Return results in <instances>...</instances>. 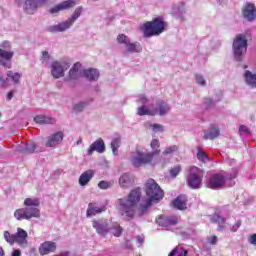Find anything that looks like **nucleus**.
Returning a JSON list of instances; mask_svg holds the SVG:
<instances>
[{
  "instance_id": "obj_25",
  "label": "nucleus",
  "mask_w": 256,
  "mask_h": 256,
  "mask_svg": "<svg viewBox=\"0 0 256 256\" xmlns=\"http://www.w3.org/2000/svg\"><path fill=\"white\" fill-rule=\"evenodd\" d=\"M219 135H220L219 127L215 125H211L209 130L204 132L203 139L205 141L207 140L213 141V139H217Z\"/></svg>"
},
{
  "instance_id": "obj_7",
  "label": "nucleus",
  "mask_w": 256,
  "mask_h": 256,
  "mask_svg": "<svg viewBox=\"0 0 256 256\" xmlns=\"http://www.w3.org/2000/svg\"><path fill=\"white\" fill-rule=\"evenodd\" d=\"M145 191L146 195L148 197V200L155 203V201H161L163 197H165V194L163 192V189H161V186L157 184L152 178L148 179L145 183Z\"/></svg>"
},
{
  "instance_id": "obj_26",
  "label": "nucleus",
  "mask_w": 256,
  "mask_h": 256,
  "mask_svg": "<svg viewBox=\"0 0 256 256\" xmlns=\"http://www.w3.org/2000/svg\"><path fill=\"white\" fill-rule=\"evenodd\" d=\"M81 63L77 62L73 65V67L69 71V76L66 78V81H76V79H79L81 77Z\"/></svg>"
},
{
  "instance_id": "obj_44",
  "label": "nucleus",
  "mask_w": 256,
  "mask_h": 256,
  "mask_svg": "<svg viewBox=\"0 0 256 256\" xmlns=\"http://www.w3.org/2000/svg\"><path fill=\"white\" fill-rule=\"evenodd\" d=\"M99 189H111L113 187V182H107L105 180H102L98 183Z\"/></svg>"
},
{
  "instance_id": "obj_9",
  "label": "nucleus",
  "mask_w": 256,
  "mask_h": 256,
  "mask_svg": "<svg viewBox=\"0 0 256 256\" xmlns=\"http://www.w3.org/2000/svg\"><path fill=\"white\" fill-rule=\"evenodd\" d=\"M187 185L190 189H201V185H203V170L199 169L197 166L190 167Z\"/></svg>"
},
{
  "instance_id": "obj_14",
  "label": "nucleus",
  "mask_w": 256,
  "mask_h": 256,
  "mask_svg": "<svg viewBox=\"0 0 256 256\" xmlns=\"http://www.w3.org/2000/svg\"><path fill=\"white\" fill-rule=\"evenodd\" d=\"M242 15L246 21H255L256 20V7L255 4L251 2H246L242 7Z\"/></svg>"
},
{
  "instance_id": "obj_11",
  "label": "nucleus",
  "mask_w": 256,
  "mask_h": 256,
  "mask_svg": "<svg viewBox=\"0 0 256 256\" xmlns=\"http://www.w3.org/2000/svg\"><path fill=\"white\" fill-rule=\"evenodd\" d=\"M92 227L95 229L98 235L102 237H107V233L111 231V225L107 219H97L92 221Z\"/></svg>"
},
{
  "instance_id": "obj_51",
  "label": "nucleus",
  "mask_w": 256,
  "mask_h": 256,
  "mask_svg": "<svg viewBox=\"0 0 256 256\" xmlns=\"http://www.w3.org/2000/svg\"><path fill=\"white\" fill-rule=\"evenodd\" d=\"M217 241H218V238L217 236H209L207 238V243H209V245H217Z\"/></svg>"
},
{
  "instance_id": "obj_1",
  "label": "nucleus",
  "mask_w": 256,
  "mask_h": 256,
  "mask_svg": "<svg viewBox=\"0 0 256 256\" xmlns=\"http://www.w3.org/2000/svg\"><path fill=\"white\" fill-rule=\"evenodd\" d=\"M139 201H141V188H135L127 197L117 200L118 210L124 221H133V218L137 215Z\"/></svg>"
},
{
  "instance_id": "obj_46",
  "label": "nucleus",
  "mask_w": 256,
  "mask_h": 256,
  "mask_svg": "<svg viewBox=\"0 0 256 256\" xmlns=\"http://www.w3.org/2000/svg\"><path fill=\"white\" fill-rule=\"evenodd\" d=\"M204 105H205L206 109H213V107H215V100H213L211 98H205Z\"/></svg>"
},
{
  "instance_id": "obj_5",
  "label": "nucleus",
  "mask_w": 256,
  "mask_h": 256,
  "mask_svg": "<svg viewBox=\"0 0 256 256\" xmlns=\"http://www.w3.org/2000/svg\"><path fill=\"white\" fill-rule=\"evenodd\" d=\"M142 30L144 33V37L161 35V33L165 31V22H163V18H154L152 21L144 23Z\"/></svg>"
},
{
  "instance_id": "obj_20",
  "label": "nucleus",
  "mask_w": 256,
  "mask_h": 256,
  "mask_svg": "<svg viewBox=\"0 0 256 256\" xmlns=\"http://www.w3.org/2000/svg\"><path fill=\"white\" fill-rule=\"evenodd\" d=\"M40 255H49V253H55L57 251V243L53 241H45L38 249Z\"/></svg>"
},
{
  "instance_id": "obj_2",
  "label": "nucleus",
  "mask_w": 256,
  "mask_h": 256,
  "mask_svg": "<svg viewBox=\"0 0 256 256\" xmlns=\"http://www.w3.org/2000/svg\"><path fill=\"white\" fill-rule=\"evenodd\" d=\"M150 146L154 150L153 152L143 153L137 152L136 155L131 157V163L134 167H141L143 165H151L153 163V157L159 154V140L153 139L150 143Z\"/></svg>"
},
{
  "instance_id": "obj_53",
  "label": "nucleus",
  "mask_w": 256,
  "mask_h": 256,
  "mask_svg": "<svg viewBox=\"0 0 256 256\" xmlns=\"http://www.w3.org/2000/svg\"><path fill=\"white\" fill-rule=\"evenodd\" d=\"M153 131H160L163 132L164 131V127L161 124H153L151 125Z\"/></svg>"
},
{
  "instance_id": "obj_24",
  "label": "nucleus",
  "mask_w": 256,
  "mask_h": 256,
  "mask_svg": "<svg viewBox=\"0 0 256 256\" xmlns=\"http://www.w3.org/2000/svg\"><path fill=\"white\" fill-rule=\"evenodd\" d=\"M133 176L129 173H123L119 178V185L122 189H129L133 185Z\"/></svg>"
},
{
  "instance_id": "obj_18",
  "label": "nucleus",
  "mask_w": 256,
  "mask_h": 256,
  "mask_svg": "<svg viewBox=\"0 0 256 256\" xmlns=\"http://www.w3.org/2000/svg\"><path fill=\"white\" fill-rule=\"evenodd\" d=\"M179 220L177 219V216H165L161 215L156 220V223L160 227H173V225H177Z\"/></svg>"
},
{
  "instance_id": "obj_22",
  "label": "nucleus",
  "mask_w": 256,
  "mask_h": 256,
  "mask_svg": "<svg viewBox=\"0 0 256 256\" xmlns=\"http://www.w3.org/2000/svg\"><path fill=\"white\" fill-rule=\"evenodd\" d=\"M94 151L97 153H105V141H103V139L100 138L94 141L88 148L87 155H93Z\"/></svg>"
},
{
  "instance_id": "obj_16",
  "label": "nucleus",
  "mask_w": 256,
  "mask_h": 256,
  "mask_svg": "<svg viewBox=\"0 0 256 256\" xmlns=\"http://www.w3.org/2000/svg\"><path fill=\"white\" fill-rule=\"evenodd\" d=\"M7 77L4 78L3 75L0 74V83L2 87H7L9 85V79L13 81L16 85L21 81V74L19 72H13L11 70L7 71L6 73Z\"/></svg>"
},
{
  "instance_id": "obj_39",
  "label": "nucleus",
  "mask_w": 256,
  "mask_h": 256,
  "mask_svg": "<svg viewBox=\"0 0 256 256\" xmlns=\"http://www.w3.org/2000/svg\"><path fill=\"white\" fill-rule=\"evenodd\" d=\"M111 227L110 232L114 237H121V234L123 233V228L119 224H114Z\"/></svg>"
},
{
  "instance_id": "obj_29",
  "label": "nucleus",
  "mask_w": 256,
  "mask_h": 256,
  "mask_svg": "<svg viewBox=\"0 0 256 256\" xmlns=\"http://www.w3.org/2000/svg\"><path fill=\"white\" fill-rule=\"evenodd\" d=\"M83 75L88 81H98L99 79V70L95 68H89L83 71Z\"/></svg>"
},
{
  "instance_id": "obj_8",
  "label": "nucleus",
  "mask_w": 256,
  "mask_h": 256,
  "mask_svg": "<svg viewBox=\"0 0 256 256\" xmlns=\"http://www.w3.org/2000/svg\"><path fill=\"white\" fill-rule=\"evenodd\" d=\"M14 217L17 221H23V219L29 221V219L33 218L39 219L41 217V211L37 207L26 206L25 208L17 209L14 212Z\"/></svg>"
},
{
  "instance_id": "obj_38",
  "label": "nucleus",
  "mask_w": 256,
  "mask_h": 256,
  "mask_svg": "<svg viewBox=\"0 0 256 256\" xmlns=\"http://www.w3.org/2000/svg\"><path fill=\"white\" fill-rule=\"evenodd\" d=\"M188 251L187 250H185V249H183V248H181V247H176V248H174L170 253H169V255L168 256H187L188 255Z\"/></svg>"
},
{
  "instance_id": "obj_12",
  "label": "nucleus",
  "mask_w": 256,
  "mask_h": 256,
  "mask_svg": "<svg viewBox=\"0 0 256 256\" xmlns=\"http://www.w3.org/2000/svg\"><path fill=\"white\" fill-rule=\"evenodd\" d=\"M49 0H25L23 10L27 15H35L39 7L45 5Z\"/></svg>"
},
{
  "instance_id": "obj_48",
  "label": "nucleus",
  "mask_w": 256,
  "mask_h": 256,
  "mask_svg": "<svg viewBox=\"0 0 256 256\" xmlns=\"http://www.w3.org/2000/svg\"><path fill=\"white\" fill-rule=\"evenodd\" d=\"M177 149H179L177 145H172L164 150L163 155H171V153H175Z\"/></svg>"
},
{
  "instance_id": "obj_4",
  "label": "nucleus",
  "mask_w": 256,
  "mask_h": 256,
  "mask_svg": "<svg viewBox=\"0 0 256 256\" xmlns=\"http://www.w3.org/2000/svg\"><path fill=\"white\" fill-rule=\"evenodd\" d=\"M238 173L239 169L234 168L231 174L227 172L213 174L207 182V187H209V189H221L225 187L226 181L237 178Z\"/></svg>"
},
{
  "instance_id": "obj_57",
  "label": "nucleus",
  "mask_w": 256,
  "mask_h": 256,
  "mask_svg": "<svg viewBox=\"0 0 256 256\" xmlns=\"http://www.w3.org/2000/svg\"><path fill=\"white\" fill-rule=\"evenodd\" d=\"M12 256H21V250H14Z\"/></svg>"
},
{
  "instance_id": "obj_10",
  "label": "nucleus",
  "mask_w": 256,
  "mask_h": 256,
  "mask_svg": "<svg viewBox=\"0 0 256 256\" xmlns=\"http://www.w3.org/2000/svg\"><path fill=\"white\" fill-rule=\"evenodd\" d=\"M71 67L68 60L54 61L51 64V75L54 79H61L65 77V72Z\"/></svg>"
},
{
  "instance_id": "obj_30",
  "label": "nucleus",
  "mask_w": 256,
  "mask_h": 256,
  "mask_svg": "<svg viewBox=\"0 0 256 256\" xmlns=\"http://www.w3.org/2000/svg\"><path fill=\"white\" fill-rule=\"evenodd\" d=\"M105 209H106L105 206L99 208L96 206L95 203H90L88 205L86 215H87V217H93V216L97 215L98 213H103L105 211Z\"/></svg>"
},
{
  "instance_id": "obj_36",
  "label": "nucleus",
  "mask_w": 256,
  "mask_h": 256,
  "mask_svg": "<svg viewBox=\"0 0 256 256\" xmlns=\"http://www.w3.org/2000/svg\"><path fill=\"white\" fill-rule=\"evenodd\" d=\"M153 205V201L147 199L145 204H140L138 215L139 217H143V215H147V211H149V207Z\"/></svg>"
},
{
  "instance_id": "obj_56",
  "label": "nucleus",
  "mask_w": 256,
  "mask_h": 256,
  "mask_svg": "<svg viewBox=\"0 0 256 256\" xmlns=\"http://www.w3.org/2000/svg\"><path fill=\"white\" fill-rule=\"evenodd\" d=\"M248 242L250 243V245H256V234H252V235L248 238Z\"/></svg>"
},
{
  "instance_id": "obj_34",
  "label": "nucleus",
  "mask_w": 256,
  "mask_h": 256,
  "mask_svg": "<svg viewBox=\"0 0 256 256\" xmlns=\"http://www.w3.org/2000/svg\"><path fill=\"white\" fill-rule=\"evenodd\" d=\"M110 145L113 155L117 157V155H119V147H121V138H113Z\"/></svg>"
},
{
  "instance_id": "obj_15",
  "label": "nucleus",
  "mask_w": 256,
  "mask_h": 256,
  "mask_svg": "<svg viewBox=\"0 0 256 256\" xmlns=\"http://www.w3.org/2000/svg\"><path fill=\"white\" fill-rule=\"evenodd\" d=\"M13 55H15V52L13 51L0 49V65L2 67H5V69H11V67L13 66Z\"/></svg>"
},
{
  "instance_id": "obj_21",
  "label": "nucleus",
  "mask_w": 256,
  "mask_h": 256,
  "mask_svg": "<svg viewBox=\"0 0 256 256\" xmlns=\"http://www.w3.org/2000/svg\"><path fill=\"white\" fill-rule=\"evenodd\" d=\"M16 151H18V153H23L24 155H29L37 151V144L33 141H29L26 144H20L17 146Z\"/></svg>"
},
{
  "instance_id": "obj_3",
  "label": "nucleus",
  "mask_w": 256,
  "mask_h": 256,
  "mask_svg": "<svg viewBox=\"0 0 256 256\" xmlns=\"http://www.w3.org/2000/svg\"><path fill=\"white\" fill-rule=\"evenodd\" d=\"M83 13V7H77L74 10V13L71 15L70 18H68L66 21L60 22L56 25L48 26L47 31L48 33H63L67 31L68 29H71L73 25L75 24V21L81 17Z\"/></svg>"
},
{
  "instance_id": "obj_33",
  "label": "nucleus",
  "mask_w": 256,
  "mask_h": 256,
  "mask_svg": "<svg viewBox=\"0 0 256 256\" xmlns=\"http://www.w3.org/2000/svg\"><path fill=\"white\" fill-rule=\"evenodd\" d=\"M126 51L128 53H141L143 51V48H141V44L139 42L131 43V41L128 43V45L125 46Z\"/></svg>"
},
{
  "instance_id": "obj_23",
  "label": "nucleus",
  "mask_w": 256,
  "mask_h": 256,
  "mask_svg": "<svg viewBox=\"0 0 256 256\" xmlns=\"http://www.w3.org/2000/svg\"><path fill=\"white\" fill-rule=\"evenodd\" d=\"M171 111V105L165 102V100H157L156 101V110L154 113H158L160 117L167 115Z\"/></svg>"
},
{
  "instance_id": "obj_50",
  "label": "nucleus",
  "mask_w": 256,
  "mask_h": 256,
  "mask_svg": "<svg viewBox=\"0 0 256 256\" xmlns=\"http://www.w3.org/2000/svg\"><path fill=\"white\" fill-rule=\"evenodd\" d=\"M239 131L240 135H251V130H249V128H247V126L245 125H241L239 127Z\"/></svg>"
},
{
  "instance_id": "obj_43",
  "label": "nucleus",
  "mask_w": 256,
  "mask_h": 256,
  "mask_svg": "<svg viewBox=\"0 0 256 256\" xmlns=\"http://www.w3.org/2000/svg\"><path fill=\"white\" fill-rule=\"evenodd\" d=\"M137 115L143 116V115H155L154 112H151L149 108H147L145 105H142L137 110Z\"/></svg>"
},
{
  "instance_id": "obj_55",
  "label": "nucleus",
  "mask_w": 256,
  "mask_h": 256,
  "mask_svg": "<svg viewBox=\"0 0 256 256\" xmlns=\"http://www.w3.org/2000/svg\"><path fill=\"white\" fill-rule=\"evenodd\" d=\"M239 227H241V221H237V222L235 223V225H233V226L231 227L232 233H237V230L239 229Z\"/></svg>"
},
{
  "instance_id": "obj_6",
  "label": "nucleus",
  "mask_w": 256,
  "mask_h": 256,
  "mask_svg": "<svg viewBox=\"0 0 256 256\" xmlns=\"http://www.w3.org/2000/svg\"><path fill=\"white\" fill-rule=\"evenodd\" d=\"M232 51L235 61H243V57H245V53H247V37H245V35H236L232 44Z\"/></svg>"
},
{
  "instance_id": "obj_27",
  "label": "nucleus",
  "mask_w": 256,
  "mask_h": 256,
  "mask_svg": "<svg viewBox=\"0 0 256 256\" xmlns=\"http://www.w3.org/2000/svg\"><path fill=\"white\" fill-rule=\"evenodd\" d=\"M34 121L38 125H55L56 120L51 116L37 115L34 117Z\"/></svg>"
},
{
  "instance_id": "obj_54",
  "label": "nucleus",
  "mask_w": 256,
  "mask_h": 256,
  "mask_svg": "<svg viewBox=\"0 0 256 256\" xmlns=\"http://www.w3.org/2000/svg\"><path fill=\"white\" fill-rule=\"evenodd\" d=\"M49 59H51V54H49L47 51H43L41 61H49Z\"/></svg>"
},
{
  "instance_id": "obj_35",
  "label": "nucleus",
  "mask_w": 256,
  "mask_h": 256,
  "mask_svg": "<svg viewBox=\"0 0 256 256\" xmlns=\"http://www.w3.org/2000/svg\"><path fill=\"white\" fill-rule=\"evenodd\" d=\"M196 156H197L198 161H200L201 163H207L210 161L209 156H207V153H205V151H203V148H201V146L197 147Z\"/></svg>"
},
{
  "instance_id": "obj_45",
  "label": "nucleus",
  "mask_w": 256,
  "mask_h": 256,
  "mask_svg": "<svg viewBox=\"0 0 256 256\" xmlns=\"http://www.w3.org/2000/svg\"><path fill=\"white\" fill-rule=\"evenodd\" d=\"M211 223H225V218L221 217V215L215 213L213 214L212 218H211Z\"/></svg>"
},
{
  "instance_id": "obj_42",
  "label": "nucleus",
  "mask_w": 256,
  "mask_h": 256,
  "mask_svg": "<svg viewBox=\"0 0 256 256\" xmlns=\"http://www.w3.org/2000/svg\"><path fill=\"white\" fill-rule=\"evenodd\" d=\"M117 41L120 45H124V47H126L128 43L131 42V39H129L125 34H120L117 36Z\"/></svg>"
},
{
  "instance_id": "obj_60",
  "label": "nucleus",
  "mask_w": 256,
  "mask_h": 256,
  "mask_svg": "<svg viewBox=\"0 0 256 256\" xmlns=\"http://www.w3.org/2000/svg\"><path fill=\"white\" fill-rule=\"evenodd\" d=\"M2 47L5 49L6 47H11V44L9 42H4Z\"/></svg>"
},
{
  "instance_id": "obj_62",
  "label": "nucleus",
  "mask_w": 256,
  "mask_h": 256,
  "mask_svg": "<svg viewBox=\"0 0 256 256\" xmlns=\"http://www.w3.org/2000/svg\"><path fill=\"white\" fill-rule=\"evenodd\" d=\"M0 256H5V250L0 246Z\"/></svg>"
},
{
  "instance_id": "obj_17",
  "label": "nucleus",
  "mask_w": 256,
  "mask_h": 256,
  "mask_svg": "<svg viewBox=\"0 0 256 256\" xmlns=\"http://www.w3.org/2000/svg\"><path fill=\"white\" fill-rule=\"evenodd\" d=\"M75 5H77V2L75 0H66V1H63L60 4L52 7L49 10V13H51V15H57V13H59L60 11H65L67 9H71V8L75 7Z\"/></svg>"
},
{
  "instance_id": "obj_37",
  "label": "nucleus",
  "mask_w": 256,
  "mask_h": 256,
  "mask_svg": "<svg viewBox=\"0 0 256 256\" xmlns=\"http://www.w3.org/2000/svg\"><path fill=\"white\" fill-rule=\"evenodd\" d=\"M24 205L25 207H36L39 209L40 202L38 198H26L24 200Z\"/></svg>"
},
{
  "instance_id": "obj_64",
  "label": "nucleus",
  "mask_w": 256,
  "mask_h": 256,
  "mask_svg": "<svg viewBox=\"0 0 256 256\" xmlns=\"http://www.w3.org/2000/svg\"><path fill=\"white\" fill-rule=\"evenodd\" d=\"M225 229V226H223V225H220L219 227H218V231H223Z\"/></svg>"
},
{
  "instance_id": "obj_58",
  "label": "nucleus",
  "mask_w": 256,
  "mask_h": 256,
  "mask_svg": "<svg viewBox=\"0 0 256 256\" xmlns=\"http://www.w3.org/2000/svg\"><path fill=\"white\" fill-rule=\"evenodd\" d=\"M137 243H139V245H143L144 243L143 237L137 236Z\"/></svg>"
},
{
  "instance_id": "obj_61",
  "label": "nucleus",
  "mask_w": 256,
  "mask_h": 256,
  "mask_svg": "<svg viewBox=\"0 0 256 256\" xmlns=\"http://www.w3.org/2000/svg\"><path fill=\"white\" fill-rule=\"evenodd\" d=\"M16 5H18V7H21V3H23V0H14Z\"/></svg>"
},
{
  "instance_id": "obj_32",
  "label": "nucleus",
  "mask_w": 256,
  "mask_h": 256,
  "mask_svg": "<svg viewBox=\"0 0 256 256\" xmlns=\"http://www.w3.org/2000/svg\"><path fill=\"white\" fill-rule=\"evenodd\" d=\"M244 79L247 85L256 89V74H253L251 71L247 70L244 73Z\"/></svg>"
},
{
  "instance_id": "obj_41",
  "label": "nucleus",
  "mask_w": 256,
  "mask_h": 256,
  "mask_svg": "<svg viewBox=\"0 0 256 256\" xmlns=\"http://www.w3.org/2000/svg\"><path fill=\"white\" fill-rule=\"evenodd\" d=\"M4 239L9 245H14L16 243L15 234H11L9 231H4Z\"/></svg>"
},
{
  "instance_id": "obj_19",
  "label": "nucleus",
  "mask_w": 256,
  "mask_h": 256,
  "mask_svg": "<svg viewBox=\"0 0 256 256\" xmlns=\"http://www.w3.org/2000/svg\"><path fill=\"white\" fill-rule=\"evenodd\" d=\"M16 243L19 245V247H27L29 245V242L27 241V237H29V234H27V231L23 230L22 228H17V232L14 234Z\"/></svg>"
},
{
  "instance_id": "obj_31",
  "label": "nucleus",
  "mask_w": 256,
  "mask_h": 256,
  "mask_svg": "<svg viewBox=\"0 0 256 256\" xmlns=\"http://www.w3.org/2000/svg\"><path fill=\"white\" fill-rule=\"evenodd\" d=\"M173 206L175 207V209L183 211L184 209H187V199L185 198V196H178L173 201Z\"/></svg>"
},
{
  "instance_id": "obj_47",
  "label": "nucleus",
  "mask_w": 256,
  "mask_h": 256,
  "mask_svg": "<svg viewBox=\"0 0 256 256\" xmlns=\"http://www.w3.org/2000/svg\"><path fill=\"white\" fill-rule=\"evenodd\" d=\"M196 83L198 85H201L202 87H205L207 85V82L205 81V78L201 74H196Z\"/></svg>"
},
{
  "instance_id": "obj_59",
  "label": "nucleus",
  "mask_w": 256,
  "mask_h": 256,
  "mask_svg": "<svg viewBox=\"0 0 256 256\" xmlns=\"http://www.w3.org/2000/svg\"><path fill=\"white\" fill-rule=\"evenodd\" d=\"M13 99V92H9L7 95V101H11Z\"/></svg>"
},
{
  "instance_id": "obj_52",
  "label": "nucleus",
  "mask_w": 256,
  "mask_h": 256,
  "mask_svg": "<svg viewBox=\"0 0 256 256\" xmlns=\"http://www.w3.org/2000/svg\"><path fill=\"white\" fill-rule=\"evenodd\" d=\"M138 101L142 104V105H147V103H149V99H147L146 95H140L138 98Z\"/></svg>"
},
{
  "instance_id": "obj_49",
  "label": "nucleus",
  "mask_w": 256,
  "mask_h": 256,
  "mask_svg": "<svg viewBox=\"0 0 256 256\" xmlns=\"http://www.w3.org/2000/svg\"><path fill=\"white\" fill-rule=\"evenodd\" d=\"M179 173H181V165H177L170 170V175L173 178L177 177Z\"/></svg>"
},
{
  "instance_id": "obj_13",
  "label": "nucleus",
  "mask_w": 256,
  "mask_h": 256,
  "mask_svg": "<svg viewBox=\"0 0 256 256\" xmlns=\"http://www.w3.org/2000/svg\"><path fill=\"white\" fill-rule=\"evenodd\" d=\"M64 137H65V134L62 131H58L56 133L51 134L46 138L45 147L49 149V148H55L57 147V145H61Z\"/></svg>"
},
{
  "instance_id": "obj_40",
  "label": "nucleus",
  "mask_w": 256,
  "mask_h": 256,
  "mask_svg": "<svg viewBox=\"0 0 256 256\" xmlns=\"http://www.w3.org/2000/svg\"><path fill=\"white\" fill-rule=\"evenodd\" d=\"M87 105H89V103H87V102H78V103L74 104V106H73L74 113H83V111L85 110V107H87Z\"/></svg>"
},
{
  "instance_id": "obj_63",
  "label": "nucleus",
  "mask_w": 256,
  "mask_h": 256,
  "mask_svg": "<svg viewBox=\"0 0 256 256\" xmlns=\"http://www.w3.org/2000/svg\"><path fill=\"white\" fill-rule=\"evenodd\" d=\"M218 5H223V3H225V0H216Z\"/></svg>"
},
{
  "instance_id": "obj_28",
  "label": "nucleus",
  "mask_w": 256,
  "mask_h": 256,
  "mask_svg": "<svg viewBox=\"0 0 256 256\" xmlns=\"http://www.w3.org/2000/svg\"><path fill=\"white\" fill-rule=\"evenodd\" d=\"M95 174L92 172V170H87L85 172H83L78 180V183L81 187H85V185L89 184V181H91L93 179V176Z\"/></svg>"
}]
</instances>
